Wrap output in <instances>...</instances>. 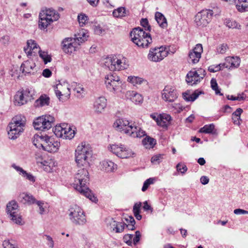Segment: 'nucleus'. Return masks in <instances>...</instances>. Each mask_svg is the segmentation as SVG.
<instances>
[{
  "label": "nucleus",
  "mask_w": 248,
  "mask_h": 248,
  "mask_svg": "<svg viewBox=\"0 0 248 248\" xmlns=\"http://www.w3.org/2000/svg\"><path fill=\"white\" fill-rule=\"evenodd\" d=\"M12 167L18 172L20 175L26 178V179L32 183H34L35 181V177L31 173H28L20 167L16 166L15 164H13L12 165Z\"/></svg>",
  "instance_id": "c85d7f7f"
},
{
  "label": "nucleus",
  "mask_w": 248,
  "mask_h": 248,
  "mask_svg": "<svg viewBox=\"0 0 248 248\" xmlns=\"http://www.w3.org/2000/svg\"><path fill=\"white\" fill-rule=\"evenodd\" d=\"M205 75V71L202 68H199L197 70L192 69L187 74L186 80L189 85H195L199 83Z\"/></svg>",
  "instance_id": "dca6fc26"
},
{
  "label": "nucleus",
  "mask_w": 248,
  "mask_h": 248,
  "mask_svg": "<svg viewBox=\"0 0 248 248\" xmlns=\"http://www.w3.org/2000/svg\"><path fill=\"white\" fill-rule=\"evenodd\" d=\"M37 163H40L41 164L43 167L44 169L47 171H50L52 170L54 164V163L50 160H44L41 162L37 161Z\"/></svg>",
  "instance_id": "49530a36"
},
{
  "label": "nucleus",
  "mask_w": 248,
  "mask_h": 248,
  "mask_svg": "<svg viewBox=\"0 0 248 248\" xmlns=\"http://www.w3.org/2000/svg\"><path fill=\"white\" fill-rule=\"evenodd\" d=\"M237 10L240 13L248 11V0H235L234 1Z\"/></svg>",
  "instance_id": "2f4dec72"
},
{
  "label": "nucleus",
  "mask_w": 248,
  "mask_h": 248,
  "mask_svg": "<svg viewBox=\"0 0 248 248\" xmlns=\"http://www.w3.org/2000/svg\"><path fill=\"white\" fill-rule=\"evenodd\" d=\"M28 102L24 99L23 93H21L20 90L17 91L14 96V103L16 106H21L27 104Z\"/></svg>",
  "instance_id": "f704fd0d"
},
{
  "label": "nucleus",
  "mask_w": 248,
  "mask_h": 248,
  "mask_svg": "<svg viewBox=\"0 0 248 248\" xmlns=\"http://www.w3.org/2000/svg\"><path fill=\"white\" fill-rule=\"evenodd\" d=\"M168 54V51L166 47L161 46L159 47L151 48L148 55V59L153 62H160Z\"/></svg>",
  "instance_id": "f3484780"
},
{
  "label": "nucleus",
  "mask_w": 248,
  "mask_h": 248,
  "mask_svg": "<svg viewBox=\"0 0 248 248\" xmlns=\"http://www.w3.org/2000/svg\"><path fill=\"white\" fill-rule=\"evenodd\" d=\"M240 63V59L238 57H227L225 59V62L222 64V65L231 69L238 67Z\"/></svg>",
  "instance_id": "393cba45"
},
{
  "label": "nucleus",
  "mask_w": 248,
  "mask_h": 248,
  "mask_svg": "<svg viewBox=\"0 0 248 248\" xmlns=\"http://www.w3.org/2000/svg\"><path fill=\"white\" fill-rule=\"evenodd\" d=\"M73 86H75L74 91L77 97L79 98L83 97L85 95V91L82 86L77 83H74Z\"/></svg>",
  "instance_id": "a19ab883"
},
{
  "label": "nucleus",
  "mask_w": 248,
  "mask_h": 248,
  "mask_svg": "<svg viewBox=\"0 0 248 248\" xmlns=\"http://www.w3.org/2000/svg\"><path fill=\"white\" fill-rule=\"evenodd\" d=\"M88 168L83 167L78 170L74 176L73 185L75 188L80 194L95 202L97 199L93 195L88 186L90 179Z\"/></svg>",
  "instance_id": "f257e3e1"
},
{
  "label": "nucleus",
  "mask_w": 248,
  "mask_h": 248,
  "mask_svg": "<svg viewBox=\"0 0 248 248\" xmlns=\"http://www.w3.org/2000/svg\"><path fill=\"white\" fill-rule=\"evenodd\" d=\"M143 145L147 149L153 148L156 144V140L154 138L146 136L142 141Z\"/></svg>",
  "instance_id": "79ce46f5"
},
{
  "label": "nucleus",
  "mask_w": 248,
  "mask_h": 248,
  "mask_svg": "<svg viewBox=\"0 0 248 248\" xmlns=\"http://www.w3.org/2000/svg\"><path fill=\"white\" fill-rule=\"evenodd\" d=\"M79 46V43L73 38H66L62 42L63 50L67 54H71L76 50Z\"/></svg>",
  "instance_id": "aec40b11"
},
{
  "label": "nucleus",
  "mask_w": 248,
  "mask_h": 248,
  "mask_svg": "<svg viewBox=\"0 0 248 248\" xmlns=\"http://www.w3.org/2000/svg\"><path fill=\"white\" fill-rule=\"evenodd\" d=\"M102 169L106 172L113 171L117 169V165L109 160H105L102 162Z\"/></svg>",
  "instance_id": "4c0bfd02"
},
{
  "label": "nucleus",
  "mask_w": 248,
  "mask_h": 248,
  "mask_svg": "<svg viewBox=\"0 0 248 248\" xmlns=\"http://www.w3.org/2000/svg\"><path fill=\"white\" fill-rule=\"evenodd\" d=\"M128 14V11H127L125 7H120L115 9L113 12V15L115 17L121 18L125 16Z\"/></svg>",
  "instance_id": "37998d69"
},
{
  "label": "nucleus",
  "mask_w": 248,
  "mask_h": 248,
  "mask_svg": "<svg viewBox=\"0 0 248 248\" xmlns=\"http://www.w3.org/2000/svg\"><path fill=\"white\" fill-rule=\"evenodd\" d=\"M155 179L153 178H150L147 179L143 183V186L142 187V191H145L151 184H154Z\"/></svg>",
  "instance_id": "6e6d98bb"
},
{
  "label": "nucleus",
  "mask_w": 248,
  "mask_h": 248,
  "mask_svg": "<svg viewBox=\"0 0 248 248\" xmlns=\"http://www.w3.org/2000/svg\"><path fill=\"white\" fill-rule=\"evenodd\" d=\"M49 103V97L46 95H42L34 102V106L36 108L47 106Z\"/></svg>",
  "instance_id": "72a5a7b5"
},
{
  "label": "nucleus",
  "mask_w": 248,
  "mask_h": 248,
  "mask_svg": "<svg viewBox=\"0 0 248 248\" xmlns=\"http://www.w3.org/2000/svg\"><path fill=\"white\" fill-rule=\"evenodd\" d=\"M70 220L76 225H83L87 221L86 216L83 210L77 205L71 206L69 209Z\"/></svg>",
  "instance_id": "9d476101"
},
{
  "label": "nucleus",
  "mask_w": 248,
  "mask_h": 248,
  "mask_svg": "<svg viewBox=\"0 0 248 248\" xmlns=\"http://www.w3.org/2000/svg\"><path fill=\"white\" fill-rule=\"evenodd\" d=\"M19 200L23 203H27L28 204H33L36 201L32 195L24 193L20 194Z\"/></svg>",
  "instance_id": "473e14b6"
},
{
  "label": "nucleus",
  "mask_w": 248,
  "mask_h": 248,
  "mask_svg": "<svg viewBox=\"0 0 248 248\" xmlns=\"http://www.w3.org/2000/svg\"><path fill=\"white\" fill-rule=\"evenodd\" d=\"M107 106V99L105 97L98 98L94 103V108L95 112L102 113Z\"/></svg>",
  "instance_id": "bb28decb"
},
{
  "label": "nucleus",
  "mask_w": 248,
  "mask_h": 248,
  "mask_svg": "<svg viewBox=\"0 0 248 248\" xmlns=\"http://www.w3.org/2000/svg\"><path fill=\"white\" fill-rule=\"evenodd\" d=\"M143 208L145 211H150L151 213L153 212V208L148 203L147 201H145L143 202Z\"/></svg>",
  "instance_id": "0e129e2a"
},
{
  "label": "nucleus",
  "mask_w": 248,
  "mask_h": 248,
  "mask_svg": "<svg viewBox=\"0 0 248 248\" xmlns=\"http://www.w3.org/2000/svg\"><path fill=\"white\" fill-rule=\"evenodd\" d=\"M224 23L229 28L239 29L241 27V26L235 20L229 18L226 19Z\"/></svg>",
  "instance_id": "09e8293b"
},
{
  "label": "nucleus",
  "mask_w": 248,
  "mask_h": 248,
  "mask_svg": "<svg viewBox=\"0 0 248 248\" xmlns=\"http://www.w3.org/2000/svg\"><path fill=\"white\" fill-rule=\"evenodd\" d=\"M105 83L108 90L113 93L122 90V81L115 73H109L105 76Z\"/></svg>",
  "instance_id": "6e6552de"
},
{
  "label": "nucleus",
  "mask_w": 248,
  "mask_h": 248,
  "mask_svg": "<svg viewBox=\"0 0 248 248\" xmlns=\"http://www.w3.org/2000/svg\"><path fill=\"white\" fill-rule=\"evenodd\" d=\"M162 97L167 102L174 101L178 97L176 88L171 85H166L162 91Z\"/></svg>",
  "instance_id": "6ab92c4d"
},
{
  "label": "nucleus",
  "mask_w": 248,
  "mask_h": 248,
  "mask_svg": "<svg viewBox=\"0 0 248 248\" xmlns=\"http://www.w3.org/2000/svg\"><path fill=\"white\" fill-rule=\"evenodd\" d=\"M234 213L236 215L248 214V211L241 209H236L234 210Z\"/></svg>",
  "instance_id": "774afa93"
},
{
  "label": "nucleus",
  "mask_w": 248,
  "mask_h": 248,
  "mask_svg": "<svg viewBox=\"0 0 248 248\" xmlns=\"http://www.w3.org/2000/svg\"><path fill=\"white\" fill-rule=\"evenodd\" d=\"M25 126V118L21 115L16 116L12 119L8 125V135L9 138L15 140L17 138L24 130Z\"/></svg>",
  "instance_id": "39448f33"
},
{
  "label": "nucleus",
  "mask_w": 248,
  "mask_h": 248,
  "mask_svg": "<svg viewBox=\"0 0 248 248\" xmlns=\"http://www.w3.org/2000/svg\"><path fill=\"white\" fill-rule=\"evenodd\" d=\"M46 240L48 241L47 245L51 248H53L54 247V241L53 240L52 238L47 235H45Z\"/></svg>",
  "instance_id": "e2e57ef3"
},
{
  "label": "nucleus",
  "mask_w": 248,
  "mask_h": 248,
  "mask_svg": "<svg viewBox=\"0 0 248 248\" xmlns=\"http://www.w3.org/2000/svg\"><path fill=\"white\" fill-rule=\"evenodd\" d=\"M60 17L58 12L52 8L42 10L39 14V27L46 29L52 22L57 21Z\"/></svg>",
  "instance_id": "0eeeda50"
},
{
  "label": "nucleus",
  "mask_w": 248,
  "mask_h": 248,
  "mask_svg": "<svg viewBox=\"0 0 248 248\" xmlns=\"http://www.w3.org/2000/svg\"><path fill=\"white\" fill-rule=\"evenodd\" d=\"M53 131L57 137L65 139L71 140L74 137L75 135V130H73L70 126L67 124H62L56 125Z\"/></svg>",
  "instance_id": "f8f14e48"
},
{
  "label": "nucleus",
  "mask_w": 248,
  "mask_h": 248,
  "mask_svg": "<svg viewBox=\"0 0 248 248\" xmlns=\"http://www.w3.org/2000/svg\"><path fill=\"white\" fill-rule=\"evenodd\" d=\"M78 21L80 26H83L88 19V17L85 14H80L78 16Z\"/></svg>",
  "instance_id": "864d4df0"
},
{
  "label": "nucleus",
  "mask_w": 248,
  "mask_h": 248,
  "mask_svg": "<svg viewBox=\"0 0 248 248\" xmlns=\"http://www.w3.org/2000/svg\"><path fill=\"white\" fill-rule=\"evenodd\" d=\"M92 150L89 144L82 142L75 151V161L78 168L89 167L90 160L92 156Z\"/></svg>",
  "instance_id": "7ed1b4c3"
},
{
  "label": "nucleus",
  "mask_w": 248,
  "mask_h": 248,
  "mask_svg": "<svg viewBox=\"0 0 248 248\" xmlns=\"http://www.w3.org/2000/svg\"><path fill=\"white\" fill-rule=\"evenodd\" d=\"M141 237V234L140 231H137L135 232V236L133 237V234H126L123 237L124 242L128 246H132L133 244L136 246L140 241Z\"/></svg>",
  "instance_id": "b1692460"
},
{
  "label": "nucleus",
  "mask_w": 248,
  "mask_h": 248,
  "mask_svg": "<svg viewBox=\"0 0 248 248\" xmlns=\"http://www.w3.org/2000/svg\"><path fill=\"white\" fill-rule=\"evenodd\" d=\"M141 207V202H139L135 203L133 208L134 215L136 219L139 220H140L142 218V216L140 214Z\"/></svg>",
  "instance_id": "a18cd8bd"
},
{
  "label": "nucleus",
  "mask_w": 248,
  "mask_h": 248,
  "mask_svg": "<svg viewBox=\"0 0 248 248\" xmlns=\"http://www.w3.org/2000/svg\"><path fill=\"white\" fill-rule=\"evenodd\" d=\"M40 57L43 60L45 64H46L51 61V56L45 51H42L41 49L38 52Z\"/></svg>",
  "instance_id": "de8ad7c7"
},
{
  "label": "nucleus",
  "mask_w": 248,
  "mask_h": 248,
  "mask_svg": "<svg viewBox=\"0 0 248 248\" xmlns=\"http://www.w3.org/2000/svg\"><path fill=\"white\" fill-rule=\"evenodd\" d=\"M54 118L50 115H45L36 118L33 122V126L35 129L46 131L52 126Z\"/></svg>",
  "instance_id": "9b49d317"
},
{
  "label": "nucleus",
  "mask_w": 248,
  "mask_h": 248,
  "mask_svg": "<svg viewBox=\"0 0 248 248\" xmlns=\"http://www.w3.org/2000/svg\"><path fill=\"white\" fill-rule=\"evenodd\" d=\"M108 149L113 154L121 158L132 157L135 154L130 149L122 144L110 145Z\"/></svg>",
  "instance_id": "ddd939ff"
},
{
  "label": "nucleus",
  "mask_w": 248,
  "mask_h": 248,
  "mask_svg": "<svg viewBox=\"0 0 248 248\" xmlns=\"http://www.w3.org/2000/svg\"><path fill=\"white\" fill-rule=\"evenodd\" d=\"M155 19L159 27L161 28L166 29L167 28V20L163 14L159 12H156L155 13Z\"/></svg>",
  "instance_id": "7c9ffc66"
},
{
  "label": "nucleus",
  "mask_w": 248,
  "mask_h": 248,
  "mask_svg": "<svg viewBox=\"0 0 248 248\" xmlns=\"http://www.w3.org/2000/svg\"><path fill=\"white\" fill-rule=\"evenodd\" d=\"M60 146V142L47 136L44 150L50 153H55L58 151Z\"/></svg>",
  "instance_id": "5701e85b"
},
{
  "label": "nucleus",
  "mask_w": 248,
  "mask_h": 248,
  "mask_svg": "<svg viewBox=\"0 0 248 248\" xmlns=\"http://www.w3.org/2000/svg\"><path fill=\"white\" fill-rule=\"evenodd\" d=\"M199 132L205 134H217V130L215 129V125L213 124L205 125L199 130Z\"/></svg>",
  "instance_id": "58836bf2"
},
{
  "label": "nucleus",
  "mask_w": 248,
  "mask_h": 248,
  "mask_svg": "<svg viewBox=\"0 0 248 248\" xmlns=\"http://www.w3.org/2000/svg\"><path fill=\"white\" fill-rule=\"evenodd\" d=\"M163 155L158 154L154 155L151 158V162L153 163H159L163 159Z\"/></svg>",
  "instance_id": "4d7b16f0"
},
{
  "label": "nucleus",
  "mask_w": 248,
  "mask_h": 248,
  "mask_svg": "<svg viewBox=\"0 0 248 248\" xmlns=\"http://www.w3.org/2000/svg\"><path fill=\"white\" fill-rule=\"evenodd\" d=\"M228 46L226 44H222L217 48V52L220 54H224L228 49Z\"/></svg>",
  "instance_id": "052dcab7"
},
{
  "label": "nucleus",
  "mask_w": 248,
  "mask_h": 248,
  "mask_svg": "<svg viewBox=\"0 0 248 248\" xmlns=\"http://www.w3.org/2000/svg\"><path fill=\"white\" fill-rule=\"evenodd\" d=\"M129 95L130 96V100L136 104H140L143 102V97L142 95L135 91H131L129 92Z\"/></svg>",
  "instance_id": "ea45409f"
},
{
  "label": "nucleus",
  "mask_w": 248,
  "mask_h": 248,
  "mask_svg": "<svg viewBox=\"0 0 248 248\" xmlns=\"http://www.w3.org/2000/svg\"><path fill=\"white\" fill-rule=\"evenodd\" d=\"M131 41L138 46L147 48L152 42V39L149 32H146L143 29L137 27L130 32Z\"/></svg>",
  "instance_id": "20e7f679"
},
{
  "label": "nucleus",
  "mask_w": 248,
  "mask_h": 248,
  "mask_svg": "<svg viewBox=\"0 0 248 248\" xmlns=\"http://www.w3.org/2000/svg\"><path fill=\"white\" fill-rule=\"evenodd\" d=\"M110 228L113 231L116 232V230L117 228V222L114 220L113 219H112L110 221Z\"/></svg>",
  "instance_id": "338daca9"
},
{
  "label": "nucleus",
  "mask_w": 248,
  "mask_h": 248,
  "mask_svg": "<svg viewBox=\"0 0 248 248\" xmlns=\"http://www.w3.org/2000/svg\"><path fill=\"white\" fill-rule=\"evenodd\" d=\"M54 91L56 96L60 101L65 102L70 98L71 94L70 89L69 85L67 82L57 84L54 87Z\"/></svg>",
  "instance_id": "2eb2a0df"
},
{
  "label": "nucleus",
  "mask_w": 248,
  "mask_h": 248,
  "mask_svg": "<svg viewBox=\"0 0 248 248\" xmlns=\"http://www.w3.org/2000/svg\"><path fill=\"white\" fill-rule=\"evenodd\" d=\"M170 120L171 117L170 115L165 113L160 114L157 125L162 127H167L170 123Z\"/></svg>",
  "instance_id": "c9c22d12"
},
{
  "label": "nucleus",
  "mask_w": 248,
  "mask_h": 248,
  "mask_svg": "<svg viewBox=\"0 0 248 248\" xmlns=\"http://www.w3.org/2000/svg\"><path fill=\"white\" fill-rule=\"evenodd\" d=\"M46 135L40 136L39 135H35L32 139V143L33 145L36 148L44 150L46 139Z\"/></svg>",
  "instance_id": "cd10ccee"
},
{
  "label": "nucleus",
  "mask_w": 248,
  "mask_h": 248,
  "mask_svg": "<svg viewBox=\"0 0 248 248\" xmlns=\"http://www.w3.org/2000/svg\"><path fill=\"white\" fill-rule=\"evenodd\" d=\"M20 91L21 92V93H23L24 99H25L28 102L34 99V96L35 95L34 92V90L31 88H22L20 90Z\"/></svg>",
  "instance_id": "e433bc0d"
},
{
  "label": "nucleus",
  "mask_w": 248,
  "mask_h": 248,
  "mask_svg": "<svg viewBox=\"0 0 248 248\" xmlns=\"http://www.w3.org/2000/svg\"><path fill=\"white\" fill-rule=\"evenodd\" d=\"M177 170L180 171L182 174H184L187 170L186 166L184 164L178 163L176 165Z\"/></svg>",
  "instance_id": "13d9d810"
},
{
  "label": "nucleus",
  "mask_w": 248,
  "mask_h": 248,
  "mask_svg": "<svg viewBox=\"0 0 248 248\" xmlns=\"http://www.w3.org/2000/svg\"><path fill=\"white\" fill-rule=\"evenodd\" d=\"M211 87H212V89L215 91L216 94L223 95V94L220 93L219 89L218 88L217 84L215 79H211Z\"/></svg>",
  "instance_id": "5fc2aeb1"
},
{
  "label": "nucleus",
  "mask_w": 248,
  "mask_h": 248,
  "mask_svg": "<svg viewBox=\"0 0 248 248\" xmlns=\"http://www.w3.org/2000/svg\"><path fill=\"white\" fill-rule=\"evenodd\" d=\"M140 25L144 28L145 31H148V32L151 31V27L147 18H142L140 20Z\"/></svg>",
  "instance_id": "603ef678"
},
{
  "label": "nucleus",
  "mask_w": 248,
  "mask_h": 248,
  "mask_svg": "<svg viewBox=\"0 0 248 248\" xmlns=\"http://www.w3.org/2000/svg\"><path fill=\"white\" fill-rule=\"evenodd\" d=\"M36 64L32 60L25 61L20 66V70L25 75L33 73V71L35 68Z\"/></svg>",
  "instance_id": "a878e982"
},
{
  "label": "nucleus",
  "mask_w": 248,
  "mask_h": 248,
  "mask_svg": "<svg viewBox=\"0 0 248 248\" xmlns=\"http://www.w3.org/2000/svg\"><path fill=\"white\" fill-rule=\"evenodd\" d=\"M213 14L212 10L208 9L198 13L195 17L196 25L199 27L206 26L211 21Z\"/></svg>",
  "instance_id": "4468645a"
},
{
  "label": "nucleus",
  "mask_w": 248,
  "mask_h": 248,
  "mask_svg": "<svg viewBox=\"0 0 248 248\" xmlns=\"http://www.w3.org/2000/svg\"><path fill=\"white\" fill-rule=\"evenodd\" d=\"M222 66V64H219L217 65H211L208 67V70L210 72H216L220 71Z\"/></svg>",
  "instance_id": "bf43d9fd"
},
{
  "label": "nucleus",
  "mask_w": 248,
  "mask_h": 248,
  "mask_svg": "<svg viewBox=\"0 0 248 248\" xmlns=\"http://www.w3.org/2000/svg\"><path fill=\"white\" fill-rule=\"evenodd\" d=\"M88 37V35L87 34L86 31L82 29L78 34L75 35V38H74L79 43V46L81 43L87 40Z\"/></svg>",
  "instance_id": "c03bdc74"
},
{
  "label": "nucleus",
  "mask_w": 248,
  "mask_h": 248,
  "mask_svg": "<svg viewBox=\"0 0 248 248\" xmlns=\"http://www.w3.org/2000/svg\"><path fill=\"white\" fill-rule=\"evenodd\" d=\"M127 81L133 84L134 86H136L141 84L143 79L138 77L129 76L127 78Z\"/></svg>",
  "instance_id": "8fccbe9b"
},
{
  "label": "nucleus",
  "mask_w": 248,
  "mask_h": 248,
  "mask_svg": "<svg viewBox=\"0 0 248 248\" xmlns=\"http://www.w3.org/2000/svg\"><path fill=\"white\" fill-rule=\"evenodd\" d=\"M203 93V92L202 91L197 90L192 93H190L189 92H186L183 93V96L186 101L193 102L195 101L200 94Z\"/></svg>",
  "instance_id": "c756f323"
},
{
  "label": "nucleus",
  "mask_w": 248,
  "mask_h": 248,
  "mask_svg": "<svg viewBox=\"0 0 248 248\" xmlns=\"http://www.w3.org/2000/svg\"><path fill=\"white\" fill-rule=\"evenodd\" d=\"M36 203L37 205L39 207V213L40 214H43L44 212H45V209L43 207V205L44 204V202L41 201H36L35 202Z\"/></svg>",
  "instance_id": "69168bd1"
},
{
  "label": "nucleus",
  "mask_w": 248,
  "mask_h": 248,
  "mask_svg": "<svg viewBox=\"0 0 248 248\" xmlns=\"http://www.w3.org/2000/svg\"><path fill=\"white\" fill-rule=\"evenodd\" d=\"M117 226L116 230V232L119 233L122 232L124 229V227L125 226V223L124 222H117Z\"/></svg>",
  "instance_id": "680f3d73"
},
{
  "label": "nucleus",
  "mask_w": 248,
  "mask_h": 248,
  "mask_svg": "<svg viewBox=\"0 0 248 248\" xmlns=\"http://www.w3.org/2000/svg\"><path fill=\"white\" fill-rule=\"evenodd\" d=\"M105 83L108 90L113 93L122 90V81L115 73H109L105 76Z\"/></svg>",
  "instance_id": "1a4fd4ad"
},
{
  "label": "nucleus",
  "mask_w": 248,
  "mask_h": 248,
  "mask_svg": "<svg viewBox=\"0 0 248 248\" xmlns=\"http://www.w3.org/2000/svg\"><path fill=\"white\" fill-rule=\"evenodd\" d=\"M203 51L202 46L201 44H198L188 54V61L192 63H196L201 57Z\"/></svg>",
  "instance_id": "4be33fe9"
},
{
  "label": "nucleus",
  "mask_w": 248,
  "mask_h": 248,
  "mask_svg": "<svg viewBox=\"0 0 248 248\" xmlns=\"http://www.w3.org/2000/svg\"><path fill=\"white\" fill-rule=\"evenodd\" d=\"M105 65L110 71H121L128 68L129 64L125 58L120 55L108 57L104 62Z\"/></svg>",
  "instance_id": "423d86ee"
},
{
  "label": "nucleus",
  "mask_w": 248,
  "mask_h": 248,
  "mask_svg": "<svg viewBox=\"0 0 248 248\" xmlns=\"http://www.w3.org/2000/svg\"><path fill=\"white\" fill-rule=\"evenodd\" d=\"M40 50L39 45L33 40H29L27 42V46L24 47V50L29 58L37 55Z\"/></svg>",
  "instance_id": "412c9836"
},
{
  "label": "nucleus",
  "mask_w": 248,
  "mask_h": 248,
  "mask_svg": "<svg viewBox=\"0 0 248 248\" xmlns=\"http://www.w3.org/2000/svg\"><path fill=\"white\" fill-rule=\"evenodd\" d=\"M18 206L15 201L10 202L7 205V213L10 216L11 219L17 224H21V216L19 214Z\"/></svg>",
  "instance_id": "a211bd4d"
},
{
  "label": "nucleus",
  "mask_w": 248,
  "mask_h": 248,
  "mask_svg": "<svg viewBox=\"0 0 248 248\" xmlns=\"http://www.w3.org/2000/svg\"><path fill=\"white\" fill-rule=\"evenodd\" d=\"M113 126L117 130L123 132L133 138H141L145 135V132L140 127L125 119H117Z\"/></svg>",
  "instance_id": "f03ea898"
},
{
  "label": "nucleus",
  "mask_w": 248,
  "mask_h": 248,
  "mask_svg": "<svg viewBox=\"0 0 248 248\" xmlns=\"http://www.w3.org/2000/svg\"><path fill=\"white\" fill-rule=\"evenodd\" d=\"M2 245L4 248H17L16 242L12 239L4 240Z\"/></svg>",
  "instance_id": "3c124183"
}]
</instances>
